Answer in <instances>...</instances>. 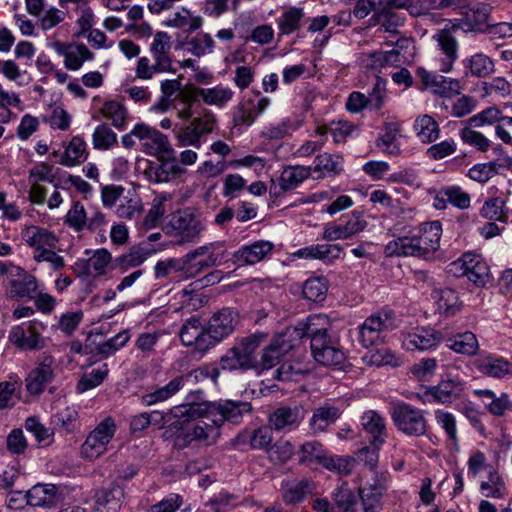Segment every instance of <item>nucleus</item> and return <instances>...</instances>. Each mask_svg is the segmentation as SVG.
<instances>
[{
	"label": "nucleus",
	"mask_w": 512,
	"mask_h": 512,
	"mask_svg": "<svg viewBox=\"0 0 512 512\" xmlns=\"http://www.w3.org/2000/svg\"><path fill=\"white\" fill-rule=\"evenodd\" d=\"M335 504L344 512H352L357 502L354 492L349 488L347 482H342L333 492Z\"/></svg>",
	"instance_id": "obj_64"
},
{
	"label": "nucleus",
	"mask_w": 512,
	"mask_h": 512,
	"mask_svg": "<svg viewBox=\"0 0 512 512\" xmlns=\"http://www.w3.org/2000/svg\"><path fill=\"white\" fill-rule=\"evenodd\" d=\"M392 326V320L388 315H371L359 328V342L365 348L377 345L383 341V333Z\"/></svg>",
	"instance_id": "obj_20"
},
{
	"label": "nucleus",
	"mask_w": 512,
	"mask_h": 512,
	"mask_svg": "<svg viewBox=\"0 0 512 512\" xmlns=\"http://www.w3.org/2000/svg\"><path fill=\"white\" fill-rule=\"evenodd\" d=\"M417 75L425 89H430L433 93L444 97H451L459 93L460 83L456 79L448 78L419 67Z\"/></svg>",
	"instance_id": "obj_24"
},
{
	"label": "nucleus",
	"mask_w": 512,
	"mask_h": 512,
	"mask_svg": "<svg viewBox=\"0 0 512 512\" xmlns=\"http://www.w3.org/2000/svg\"><path fill=\"white\" fill-rule=\"evenodd\" d=\"M298 332L292 329H285L278 334L272 342L263 350L260 366L263 369H270L275 366L280 358L296 347V343L291 338H297Z\"/></svg>",
	"instance_id": "obj_18"
},
{
	"label": "nucleus",
	"mask_w": 512,
	"mask_h": 512,
	"mask_svg": "<svg viewBox=\"0 0 512 512\" xmlns=\"http://www.w3.org/2000/svg\"><path fill=\"white\" fill-rule=\"evenodd\" d=\"M170 225L179 237L176 241L177 245L196 242L205 229L202 219L189 210L179 211L174 214Z\"/></svg>",
	"instance_id": "obj_10"
},
{
	"label": "nucleus",
	"mask_w": 512,
	"mask_h": 512,
	"mask_svg": "<svg viewBox=\"0 0 512 512\" xmlns=\"http://www.w3.org/2000/svg\"><path fill=\"white\" fill-rule=\"evenodd\" d=\"M86 142L80 136H74L65 149L61 164L72 167L83 162L87 157Z\"/></svg>",
	"instance_id": "obj_52"
},
{
	"label": "nucleus",
	"mask_w": 512,
	"mask_h": 512,
	"mask_svg": "<svg viewBox=\"0 0 512 512\" xmlns=\"http://www.w3.org/2000/svg\"><path fill=\"white\" fill-rule=\"evenodd\" d=\"M328 291V284L323 277H313L305 281L302 289L304 298L313 302L323 301Z\"/></svg>",
	"instance_id": "obj_55"
},
{
	"label": "nucleus",
	"mask_w": 512,
	"mask_h": 512,
	"mask_svg": "<svg viewBox=\"0 0 512 512\" xmlns=\"http://www.w3.org/2000/svg\"><path fill=\"white\" fill-rule=\"evenodd\" d=\"M222 242H211L198 246L185 254L188 277L190 279L200 275L203 271L219 265L225 256Z\"/></svg>",
	"instance_id": "obj_5"
},
{
	"label": "nucleus",
	"mask_w": 512,
	"mask_h": 512,
	"mask_svg": "<svg viewBox=\"0 0 512 512\" xmlns=\"http://www.w3.org/2000/svg\"><path fill=\"white\" fill-rule=\"evenodd\" d=\"M303 12L298 8H291L284 12L278 20L280 35H289L300 27V20Z\"/></svg>",
	"instance_id": "obj_63"
},
{
	"label": "nucleus",
	"mask_w": 512,
	"mask_h": 512,
	"mask_svg": "<svg viewBox=\"0 0 512 512\" xmlns=\"http://www.w3.org/2000/svg\"><path fill=\"white\" fill-rule=\"evenodd\" d=\"M438 310L446 316H452L460 310L458 294L451 288H436L432 292Z\"/></svg>",
	"instance_id": "obj_42"
},
{
	"label": "nucleus",
	"mask_w": 512,
	"mask_h": 512,
	"mask_svg": "<svg viewBox=\"0 0 512 512\" xmlns=\"http://www.w3.org/2000/svg\"><path fill=\"white\" fill-rule=\"evenodd\" d=\"M414 131L423 143H432L439 138L440 127L438 122L430 115L418 116L414 122Z\"/></svg>",
	"instance_id": "obj_47"
},
{
	"label": "nucleus",
	"mask_w": 512,
	"mask_h": 512,
	"mask_svg": "<svg viewBox=\"0 0 512 512\" xmlns=\"http://www.w3.org/2000/svg\"><path fill=\"white\" fill-rule=\"evenodd\" d=\"M466 277L475 285L484 286L490 278L489 267L479 256L473 254Z\"/></svg>",
	"instance_id": "obj_58"
},
{
	"label": "nucleus",
	"mask_w": 512,
	"mask_h": 512,
	"mask_svg": "<svg viewBox=\"0 0 512 512\" xmlns=\"http://www.w3.org/2000/svg\"><path fill=\"white\" fill-rule=\"evenodd\" d=\"M295 453V446L291 441L279 439L268 450V456L271 461L277 464L287 462Z\"/></svg>",
	"instance_id": "obj_59"
},
{
	"label": "nucleus",
	"mask_w": 512,
	"mask_h": 512,
	"mask_svg": "<svg viewBox=\"0 0 512 512\" xmlns=\"http://www.w3.org/2000/svg\"><path fill=\"white\" fill-rule=\"evenodd\" d=\"M265 338L264 334H254L243 338L241 342L230 348L220 359L223 370L250 369L254 367V352Z\"/></svg>",
	"instance_id": "obj_3"
},
{
	"label": "nucleus",
	"mask_w": 512,
	"mask_h": 512,
	"mask_svg": "<svg viewBox=\"0 0 512 512\" xmlns=\"http://www.w3.org/2000/svg\"><path fill=\"white\" fill-rule=\"evenodd\" d=\"M466 388V382L458 373H446L438 385L431 387L425 393L442 404L451 403L462 397Z\"/></svg>",
	"instance_id": "obj_16"
},
{
	"label": "nucleus",
	"mask_w": 512,
	"mask_h": 512,
	"mask_svg": "<svg viewBox=\"0 0 512 512\" xmlns=\"http://www.w3.org/2000/svg\"><path fill=\"white\" fill-rule=\"evenodd\" d=\"M123 491L119 487L98 491L95 495L93 512H118Z\"/></svg>",
	"instance_id": "obj_40"
},
{
	"label": "nucleus",
	"mask_w": 512,
	"mask_h": 512,
	"mask_svg": "<svg viewBox=\"0 0 512 512\" xmlns=\"http://www.w3.org/2000/svg\"><path fill=\"white\" fill-rule=\"evenodd\" d=\"M108 372V365L103 364L99 368L93 369L90 373L83 375L77 384V391L84 393L99 386L108 375Z\"/></svg>",
	"instance_id": "obj_60"
},
{
	"label": "nucleus",
	"mask_w": 512,
	"mask_h": 512,
	"mask_svg": "<svg viewBox=\"0 0 512 512\" xmlns=\"http://www.w3.org/2000/svg\"><path fill=\"white\" fill-rule=\"evenodd\" d=\"M370 20L373 25H379L380 30L389 34H398L399 28L405 22V16L389 9L380 8Z\"/></svg>",
	"instance_id": "obj_41"
},
{
	"label": "nucleus",
	"mask_w": 512,
	"mask_h": 512,
	"mask_svg": "<svg viewBox=\"0 0 512 512\" xmlns=\"http://www.w3.org/2000/svg\"><path fill=\"white\" fill-rule=\"evenodd\" d=\"M342 249L336 244H317L297 250L293 255L303 259L331 261L340 256Z\"/></svg>",
	"instance_id": "obj_38"
},
{
	"label": "nucleus",
	"mask_w": 512,
	"mask_h": 512,
	"mask_svg": "<svg viewBox=\"0 0 512 512\" xmlns=\"http://www.w3.org/2000/svg\"><path fill=\"white\" fill-rule=\"evenodd\" d=\"M179 337L183 345L193 346L201 352H206L213 347L208 328L197 315L190 317L183 323Z\"/></svg>",
	"instance_id": "obj_14"
},
{
	"label": "nucleus",
	"mask_w": 512,
	"mask_h": 512,
	"mask_svg": "<svg viewBox=\"0 0 512 512\" xmlns=\"http://www.w3.org/2000/svg\"><path fill=\"white\" fill-rule=\"evenodd\" d=\"M168 33L159 31L154 34L153 42L150 46V51L153 60L156 62V67L166 68L168 71L172 68V60L169 56L171 50V41Z\"/></svg>",
	"instance_id": "obj_35"
},
{
	"label": "nucleus",
	"mask_w": 512,
	"mask_h": 512,
	"mask_svg": "<svg viewBox=\"0 0 512 512\" xmlns=\"http://www.w3.org/2000/svg\"><path fill=\"white\" fill-rule=\"evenodd\" d=\"M331 327V322L325 314H313L306 318L302 323H299L295 327H287L286 329H292L299 333L297 338H291L296 346L300 343L301 339L305 336L311 338V343L316 337L329 338L328 330Z\"/></svg>",
	"instance_id": "obj_25"
},
{
	"label": "nucleus",
	"mask_w": 512,
	"mask_h": 512,
	"mask_svg": "<svg viewBox=\"0 0 512 512\" xmlns=\"http://www.w3.org/2000/svg\"><path fill=\"white\" fill-rule=\"evenodd\" d=\"M274 244L267 240H258L248 245L241 246L233 253L234 262L239 265H254L261 262L272 253Z\"/></svg>",
	"instance_id": "obj_28"
},
{
	"label": "nucleus",
	"mask_w": 512,
	"mask_h": 512,
	"mask_svg": "<svg viewBox=\"0 0 512 512\" xmlns=\"http://www.w3.org/2000/svg\"><path fill=\"white\" fill-rule=\"evenodd\" d=\"M173 273L177 274L180 279L188 280V269L185 255L180 258H169L158 261L154 266V274L156 279L170 277Z\"/></svg>",
	"instance_id": "obj_39"
},
{
	"label": "nucleus",
	"mask_w": 512,
	"mask_h": 512,
	"mask_svg": "<svg viewBox=\"0 0 512 512\" xmlns=\"http://www.w3.org/2000/svg\"><path fill=\"white\" fill-rule=\"evenodd\" d=\"M238 321V314L230 309L223 308L216 312L209 320L207 328L210 339L212 340V346L222 341L225 337L230 335Z\"/></svg>",
	"instance_id": "obj_23"
},
{
	"label": "nucleus",
	"mask_w": 512,
	"mask_h": 512,
	"mask_svg": "<svg viewBox=\"0 0 512 512\" xmlns=\"http://www.w3.org/2000/svg\"><path fill=\"white\" fill-rule=\"evenodd\" d=\"M447 347L456 353L472 356L479 350V343L474 333L466 331L447 340Z\"/></svg>",
	"instance_id": "obj_49"
},
{
	"label": "nucleus",
	"mask_w": 512,
	"mask_h": 512,
	"mask_svg": "<svg viewBox=\"0 0 512 512\" xmlns=\"http://www.w3.org/2000/svg\"><path fill=\"white\" fill-rule=\"evenodd\" d=\"M441 341L439 333L432 329L416 328L410 333H407L403 338V346L410 351L429 350L437 346Z\"/></svg>",
	"instance_id": "obj_31"
},
{
	"label": "nucleus",
	"mask_w": 512,
	"mask_h": 512,
	"mask_svg": "<svg viewBox=\"0 0 512 512\" xmlns=\"http://www.w3.org/2000/svg\"><path fill=\"white\" fill-rule=\"evenodd\" d=\"M7 289L12 299L29 301L35 298L38 281L35 276L13 264L10 268Z\"/></svg>",
	"instance_id": "obj_13"
},
{
	"label": "nucleus",
	"mask_w": 512,
	"mask_h": 512,
	"mask_svg": "<svg viewBox=\"0 0 512 512\" xmlns=\"http://www.w3.org/2000/svg\"><path fill=\"white\" fill-rule=\"evenodd\" d=\"M65 224L76 232H80L86 228L87 213L82 203L79 201L73 202L65 216Z\"/></svg>",
	"instance_id": "obj_62"
},
{
	"label": "nucleus",
	"mask_w": 512,
	"mask_h": 512,
	"mask_svg": "<svg viewBox=\"0 0 512 512\" xmlns=\"http://www.w3.org/2000/svg\"><path fill=\"white\" fill-rule=\"evenodd\" d=\"M43 325L37 321H28L13 326L8 334L9 342L24 351L40 350L45 342L41 336Z\"/></svg>",
	"instance_id": "obj_11"
},
{
	"label": "nucleus",
	"mask_w": 512,
	"mask_h": 512,
	"mask_svg": "<svg viewBox=\"0 0 512 512\" xmlns=\"http://www.w3.org/2000/svg\"><path fill=\"white\" fill-rule=\"evenodd\" d=\"M164 25L187 31H195L202 26V18L193 16L188 9L181 7L164 21Z\"/></svg>",
	"instance_id": "obj_46"
},
{
	"label": "nucleus",
	"mask_w": 512,
	"mask_h": 512,
	"mask_svg": "<svg viewBox=\"0 0 512 512\" xmlns=\"http://www.w3.org/2000/svg\"><path fill=\"white\" fill-rule=\"evenodd\" d=\"M475 366L482 373L496 378L504 377L510 373V363L497 357L484 356L475 361Z\"/></svg>",
	"instance_id": "obj_51"
},
{
	"label": "nucleus",
	"mask_w": 512,
	"mask_h": 512,
	"mask_svg": "<svg viewBox=\"0 0 512 512\" xmlns=\"http://www.w3.org/2000/svg\"><path fill=\"white\" fill-rule=\"evenodd\" d=\"M457 31L453 30L451 25L449 28H444L433 36L439 50L444 55V58L441 59L440 70L445 73L452 69L453 63L458 57V42L454 36V33Z\"/></svg>",
	"instance_id": "obj_29"
},
{
	"label": "nucleus",
	"mask_w": 512,
	"mask_h": 512,
	"mask_svg": "<svg viewBox=\"0 0 512 512\" xmlns=\"http://www.w3.org/2000/svg\"><path fill=\"white\" fill-rule=\"evenodd\" d=\"M304 418L302 406H280L269 414L268 423L276 432H290L297 429Z\"/></svg>",
	"instance_id": "obj_19"
},
{
	"label": "nucleus",
	"mask_w": 512,
	"mask_h": 512,
	"mask_svg": "<svg viewBox=\"0 0 512 512\" xmlns=\"http://www.w3.org/2000/svg\"><path fill=\"white\" fill-rule=\"evenodd\" d=\"M116 433V424L111 417L102 420L86 437L81 446V456L95 460L104 455Z\"/></svg>",
	"instance_id": "obj_6"
},
{
	"label": "nucleus",
	"mask_w": 512,
	"mask_h": 512,
	"mask_svg": "<svg viewBox=\"0 0 512 512\" xmlns=\"http://www.w3.org/2000/svg\"><path fill=\"white\" fill-rule=\"evenodd\" d=\"M505 204L506 201L500 197L488 199L484 202L480 213L488 220L506 221Z\"/></svg>",
	"instance_id": "obj_61"
},
{
	"label": "nucleus",
	"mask_w": 512,
	"mask_h": 512,
	"mask_svg": "<svg viewBox=\"0 0 512 512\" xmlns=\"http://www.w3.org/2000/svg\"><path fill=\"white\" fill-rule=\"evenodd\" d=\"M313 170L321 177L338 175L343 170V157L326 152L319 154L314 159Z\"/></svg>",
	"instance_id": "obj_43"
},
{
	"label": "nucleus",
	"mask_w": 512,
	"mask_h": 512,
	"mask_svg": "<svg viewBox=\"0 0 512 512\" xmlns=\"http://www.w3.org/2000/svg\"><path fill=\"white\" fill-rule=\"evenodd\" d=\"M311 353L316 362L326 366H339L346 359L345 353L330 338L316 337L311 344Z\"/></svg>",
	"instance_id": "obj_26"
},
{
	"label": "nucleus",
	"mask_w": 512,
	"mask_h": 512,
	"mask_svg": "<svg viewBox=\"0 0 512 512\" xmlns=\"http://www.w3.org/2000/svg\"><path fill=\"white\" fill-rule=\"evenodd\" d=\"M112 261L111 253L104 248L97 249L84 261L78 264L82 265L83 273L87 276L100 277L107 273V269Z\"/></svg>",
	"instance_id": "obj_37"
},
{
	"label": "nucleus",
	"mask_w": 512,
	"mask_h": 512,
	"mask_svg": "<svg viewBox=\"0 0 512 512\" xmlns=\"http://www.w3.org/2000/svg\"><path fill=\"white\" fill-rule=\"evenodd\" d=\"M399 133V125L397 123H385L383 133L377 141V146L385 153L393 156L400 154V147L396 143Z\"/></svg>",
	"instance_id": "obj_53"
},
{
	"label": "nucleus",
	"mask_w": 512,
	"mask_h": 512,
	"mask_svg": "<svg viewBox=\"0 0 512 512\" xmlns=\"http://www.w3.org/2000/svg\"><path fill=\"white\" fill-rule=\"evenodd\" d=\"M55 359L52 355L43 352L33 368L25 379L26 389L30 394H40L45 386L54 379Z\"/></svg>",
	"instance_id": "obj_15"
},
{
	"label": "nucleus",
	"mask_w": 512,
	"mask_h": 512,
	"mask_svg": "<svg viewBox=\"0 0 512 512\" xmlns=\"http://www.w3.org/2000/svg\"><path fill=\"white\" fill-rule=\"evenodd\" d=\"M314 485L307 479H288L282 482V497L286 504H296L312 493Z\"/></svg>",
	"instance_id": "obj_34"
},
{
	"label": "nucleus",
	"mask_w": 512,
	"mask_h": 512,
	"mask_svg": "<svg viewBox=\"0 0 512 512\" xmlns=\"http://www.w3.org/2000/svg\"><path fill=\"white\" fill-rule=\"evenodd\" d=\"M92 144L96 150H109L117 144V134L108 125L100 124L94 129Z\"/></svg>",
	"instance_id": "obj_56"
},
{
	"label": "nucleus",
	"mask_w": 512,
	"mask_h": 512,
	"mask_svg": "<svg viewBox=\"0 0 512 512\" xmlns=\"http://www.w3.org/2000/svg\"><path fill=\"white\" fill-rule=\"evenodd\" d=\"M311 171L312 168L308 166L296 165L285 167L280 174L278 184L271 187V193L279 195L282 192L295 189L310 177Z\"/></svg>",
	"instance_id": "obj_30"
},
{
	"label": "nucleus",
	"mask_w": 512,
	"mask_h": 512,
	"mask_svg": "<svg viewBox=\"0 0 512 512\" xmlns=\"http://www.w3.org/2000/svg\"><path fill=\"white\" fill-rule=\"evenodd\" d=\"M143 213V203L134 190H128L116 208V215L121 219L134 220Z\"/></svg>",
	"instance_id": "obj_44"
},
{
	"label": "nucleus",
	"mask_w": 512,
	"mask_h": 512,
	"mask_svg": "<svg viewBox=\"0 0 512 512\" xmlns=\"http://www.w3.org/2000/svg\"><path fill=\"white\" fill-rule=\"evenodd\" d=\"M215 122L214 114L207 109H203V113L193 117L190 124L175 131L177 146L182 148L192 146L195 149H200L202 136L213 131Z\"/></svg>",
	"instance_id": "obj_7"
},
{
	"label": "nucleus",
	"mask_w": 512,
	"mask_h": 512,
	"mask_svg": "<svg viewBox=\"0 0 512 512\" xmlns=\"http://www.w3.org/2000/svg\"><path fill=\"white\" fill-rule=\"evenodd\" d=\"M389 474L387 472L376 473L371 481L358 489L364 512L379 511L381 499L388 489Z\"/></svg>",
	"instance_id": "obj_17"
},
{
	"label": "nucleus",
	"mask_w": 512,
	"mask_h": 512,
	"mask_svg": "<svg viewBox=\"0 0 512 512\" xmlns=\"http://www.w3.org/2000/svg\"><path fill=\"white\" fill-rule=\"evenodd\" d=\"M462 9L465 11L461 12L462 18L453 21V30H463L465 32H487L489 28V16L491 13V7L485 3H473L468 4L466 0V6Z\"/></svg>",
	"instance_id": "obj_9"
},
{
	"label": "nucleus",
	"mask_w": 512,
	"mask_h": 512,
	"mask_svg": "<svg viewBox=\"0 0 512 512\" xmlns=\"http://www.w3.org/2000/svg\"><path fill=\"white\" fill-rule=\"evenodd\" d=\"M21 237L25 244L33 250V259L43 251L55 248L58 243V237L54 232L35 225L26 226L21 232Z\"/></svg>",
	"instance_id": "obj_22"
},
{
	"label": "nucleus",
	"mask_w": 512,
	"mask_h": 512,
	"mask_svg": "<svg viewBox=\"0 0 512 512\" xmlns=\"http://www.w3.org/2000/svg\"><path fill=\"white\" fill-rule=\"evenodd\" d=\"M156 251V249H148L140 245L133 246L127 253L117 257L115 263L122 270L135 268L143 264Z\"/></svg>",
	"instance_id": "obj_48"
},
{
	"label": "nucleus",
	"mask_w": 512,
	"mask_h": 512,
	"mask_svg": "<svg viewBox=\"0 0 512 512\" xmlns=\"http://www.w3.org/2000/svg\"><path fill=\"white\" fill-rule=\"evenodd\" d=\"M58 502V488L53 484H37L28 491V505L50 508Z\"/></svg>",
	"instance_id": "obj_36"
},
{
	"label": "nucleus",
	"mask_w": 512,
	"mask_h": 512,
	"mask_svg": "<svg viewBox=\"0 0 512 512\" xmlns=\"http://www.w3.org/2000/svg\"><path fill=\"white\" fill-rule=\"evenodd\" d=\"M361 426L372 436L374 446H382L387 437L385 419L376 411L369 410L361 416Z\"/></svg>",
	"instance_id": "obj_33"
},
{
	"label": "nucleus",
	"mask_w": 512,
	"mask_h": 512,
	"mask_svg": "<svg viewBox=\"0 0 512 512\" xmlns=\"http://www.w3.org/2000/svg\"><path fill=\"white\" fill-rule=\"evenodd\" d=\"M198 93L203 102L209 106L225 107L234 97V91L226 86L217 85L212 88H202Z\"/></svg>",
	"instance_id": "obj_50"
},
{
	"label": "nucleus",
	"mask_w": 512,
	"mask_h": 512,
	"mask_svg": "<svg viewBox=\"0 0 512 512\" xmlns=\"http://www.w3.org/2000/svg\"><path fill=\"white\" fill-rule=\"evenodd\" d=\"M94 54L84 44H77L69 51L64 58V66L68 70H79L83 63L92 60Z\"/></svg>",
	"instance_id": "obj_57"
},
{
	"label": "nucleus",
	"mask_w": 512,
	"mask_h": 512,
	"mask_svg": "<svg viewBox=\"0 0 512 512\" xmlns=\"http://www.w3.org/2000/svg\"><path fill=\"white\" fill-rule=\"evenodd\" d=\"M442 226L438 221L424 223L419 233L413 236L399 237L387 243L384 253L388 257L430 258L439 248Z\"/></svg>",
	"instance_id": "obj_2"
},
{
	"label": "nucleus",
	"mask_w": 512,
	"mask_h": 512,
	"mask_svg": "<svg viewBox=\"0 0 512 512\" xmlns=\"http://www.w3.org/2000/svg\"><path fill=\"white\" fill-rule=\"evenodd\" d=\"M183 388V378L175 377L165 386L157 388L153 392L146 393L142 396V403L151 406L160 402H164L174 396Z\"/></svg>",
	"instance_id": "obj_45"
},
{
	"label": "nucleus",
	"mask_w": 512,
	"mask_h": 512,
	"mask_svg": "<svg viewBox=\"0 0 512 512\" xmlns=\"http://www.w3.org/2000/svg\"><path fill=\"white\" fill-rule=\"evenodd\" d=\"M205 403H188L174 406L170 415L174 418H185L187 424L176 437V444L185 447L192 442L209 446L216 443L220 436L221 426L214 416L206 411Z\"/></svg>",
	"instance_id": "obj_1"
},
{
	"label": "nucleus",
	"mask_w": 512,
	"mask_h": 512,
	"mask_svg": "<svg viewBox=\"0 0 512 512\" xmlns=\"http://www.w3.org/2000/svg\"><path fill=\"white\" fill-rule=\"evenodd\" d=\"M222 242H211L198 246L185 254L188 277L190 279L200 275L203 271L219 265L225 256Z\"/></svg>",
	"instance_id": "obj_4"
},
{
	"label": "nucleus",
	"mask_w": 512,
	"mask_h": 512,
	"mask_svg": "<svg viewBox=\"0 0 512 512\" xmlns=\"http://www.w3.org/2000/svg\"><path fill=\"white\" fill-rule=\"evenodd\" d=\"M101 113L116 129L121 130L125 127L128 111L122 103L115 100L106 101L101 108Z\"/></svg>",
	"instance_id": "obj_54"
},
{
	"label": "nucleus",
	"mask_w": 512,
	"mask_h": 512,
	"mask_svg": "<svg viewBox=\"0 0 512 512\" xmlns=\"http://www.w3.org/2000/svg\"><path fill=\"white\" fill-rule=\"evenodd\" d=\"M392 420L399 431L410 437H420L427 432L424 411L409 404H399L392 412Z\"/></svg>",
	"instance_id": "obj_8"
},
{
	"label": "nucleus",
	"mask_w": 512,
	"mask_h": 512,
	"mask_svg": "<svg viewBox=\"0 0 512 512\" xmlns=\"http://www.w3.org/2000/svg\"><path fill=\"white\" fill-rule=\"evenodd\" d=\"M159 165L146 170V175L151 182L164 183L176 179L184 173L174 154H162L157 156Z\"/></svg>",
	"instance_id": "obj_27"
},
{
	"label": "nucleus",
	"mask_w": 512,
	"mask_h": 512,
	"mask_svg": "<svg viewBox=\"0 0 512 512\" xmlns=\"http://www.w3.org/2000/svg\"><path fill=\"white\" fill-rule=\"evenodd\" d=\"M340 415L341 411L337 406L324 403L313 410L309 420V428L314 434L324 433L329 426L336 423Z\"/></svg>",
	"instance_id": "obj_32"
},
{
	"label": "nucleus",
	"mask_w": 512,
	"mask_h": 512,
	"mask_svg": "<svg viewBox=\"0 0 512 512\" xmlns=\"http://www.w3.org/2000/svg\"><path fill=\"white\" fill-rule=\"evenodd\" d=\"M205 404L208 406V414L214 416L221 427L225 422L239 424L244 415L252 412L251 403L246 401L226 399Z\"/></svg>",
	"instance_id": "obj_12"
},
{
	"label": "nucleus",
	"mask_w": 512,
	"mask_h": 512,
	"mask_svg": "<svg viewBox=\"0 0 512 512\" xmlns=\"http://www.w3.org/2000/svg\"><path fill=\"white\" fill-rule=\"evenodd\" d=\"M138 141L141 144L143 152L150 156H160L162 154H174L175 151L169 143L166 135L141 123L137 131Z\"/></svg>",
	"instance_id": "obj_21"
}]
</instances>
